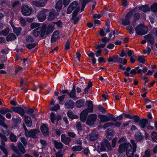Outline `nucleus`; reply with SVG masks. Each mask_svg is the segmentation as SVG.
Instances as JSON below:
<instances>
[{
    "label": "nucleus",
    "instance_id": "f257e3e1",
    "mask_svg": "<svg viewBox=\"0 0 157 157\" xmlns=\"http://www.w3.org/2000/svg\"><path fill=\"white\" fill-rule=\"evenodd\" d=\"M131 142L132 146L130 144V146L128 147L126 150V155L128 157H133L134 156V152L136 151L137 147L136 145L133 140H131Z\"/></svg>",
    "mask_w": 157,
    "mask_h": 157
},
{
    "label": "nucleus",
    "instance_id": "f03ea898",
    "mask_svg": "<svg viewBox=\"0 0 157 157\" xmlns=\"http://www.w3.org/2000/svg\"><path fill=\"white\" fill-rule=\"evenodd\" d=\"M135 30L138 35H141L146 34L148 31L147 28L142 24L138 25L135 28Z\"/></svg>",
    "mask_w": 157,
    "mask_h": 157
},
{
    "label": "nucleus",
    "instance_id": "7ed1b4c3",
    "mask_svg": "<svg viewBox=\"0 0 157 157\" xmlns=\"http://www.w3.org/2000/svg\"><path fill=\"white\" fill-rule=\"evenodd\" d=\"M40 132L39 129H33L28 131L25 135L26 137H32L33 138H37L36 134H38Z\"/></svg>",
    "mask_w": 157,
    "mask_h": 157
},
{
    "label": "nucleus",
    "instance_id": "20e7f679",
    "mask_svg": "<svg viewBox=\"0 0 157 157\" xmlns=\"http://www.w3.org/2000/svg\"><path fill=\"white\" fill-rule=\"evenodd\" d=\"M97 118V115L95 114H90L88 115L86 121L87 124L89 125H93Z\"/></svg>",
    "mask_w": 157,
    "mask_h": 157
},
{
    "label": "nucleus",
    "instance_id": "39448f33",
    "mask_svg": "<svg viewBox=\"0 0 157 157\" xmlns=\"http://www.w3.org/2000/svg\"><path fill=\"white\" fill-rule=\"evenodd\" d=\"M101 147L100 149L102 151L106 150L105 147L108 148V150H112V149L110 143L106 139H104L102 142H101Z\"/></svg>",
    "mask_w": 157,
    "mask_h": 157
},
{
    "label": "nucleus",
    "instance_id": "423d86ee",
    "mask_svg": "<svg viewBox=\"0 0 157 157\" xmlns=\"http://www.w3.org/2000/svg\"><path fill=\"white\" fill-rule=\"evenodd\" d=\"M135 8L129 12L126 15L125 19L122 22V24L124 25H129L130 24V20L133 15V12L134 11Z\"/></svg>",
    "mask_w": 157,
    "mask_h": 157
},
{
    "label": "nucleus",
    "instance_id": "0eeeda50",
    "mask_svg": "<svg viewBox=\"0 0 157 157\" xmlns=\"http://www.w3.org/2000/svg\"><path fill=\"white\" fill-rule=\"evenodd\" d=\"M21 12L24 16H29L31 14L32 10L27 6L23 5L21 7Z\"/></svg>",
    "mask_w": 157,
    "mask_h": 157
},
{
    "label": "nucleus",
    "instance_id": "6e6552de",
    "mask_svg": "<svg viewBox=\"0 0 157 157\" xmlns=\"http://www.w3.org/2000/svg\"><path fill=\"white\" fill-rule=\"evenodd\" d=\"M130 146V144L129 142H125L120 144L118 149V152L120 153H122L126 150L127 147Z\"/></svg>",
    "mask_w": 157,
    "mask_h": 157
},
{
    "label": "nucleus",
    "instance_id": "1a4fd4ad",
    "mask_svg": "<svg viewBox=\"0 0 157 157\" xmlns=\"http://www.w3.org/2000/svg\"><path fill=\"white\" fill-rule=\"evenodd\" d=\"M40 130L44 136H48L49 134V128L48 126L45 124H43L40 127Z\"/></svg>",
    "mask_w": 157,
    "mask_h": 157
},
{
    "label": "nucleus",
    "instance_id": "9d476101",
    "mask_svg": "<svg viewBox=\"0 0 157 157\" xmlns=\"http://www.w3.org/2000/svg\"><path fill=\"white\" fill-rule=\"evenodd\" d=\"M47 11L48 10L45 9L40 11L37 16V18L40 21L43 22L45 20L46 18V13Z\"/></svg>",
    "mask_w": 157,
    "mask_h": 157
},
{
    "label": "nucleus",
    "instance_id": "9b49d317",
    "mask_svg": "<svg viewBox=\"0 0 157 157\" xmlns=\"http://www.w3.org/2000/svg\"><path fill=\"white\" fill-rule=\"evenodd\" d=\"M12 110L14 112L19 114L21 116H24L25 111L23 109L19 106L13 107Z\"/></svg>",
    "mask_w": 157,
    "mask_h": 157
},
{
    "label": "nucleus",
    "instance_id": "f8f14e48",
    "mask_svg": "<svg viewBox=\"0 0 157 157\" xmlns=\"http://www.w3.org/2000/svg\"><path fill=\"white\" fill-rule=\"evenodd\" d=\"M10 148L17 153V154H13L12 155V157H24L22 155L19 153V151L16 146L12 144L10 146Z\"/></svg>",
    "mask_w": 157,
    "mask_h": 157
},
{
    "label": "nucleus",
    "instance_id": "ddd939ff",
    "mask_svg": "<svg viewBox=\"0 0 157 157\" xmlns=\"http://www.w3.org/2000/svg\"><path fill=\"white\" fill-rule=\"evenodd\" d=\"M99 137L98 132L95 131H92L89 135V138L90 141H95L98 139Z\"/></svg>",
    "mask_w": 157,
    "mask_h": 157
},
{
    "label": "nucleus",
    "instance_id": "4468645a",
    "mask_svg": "<svg viewBox=\"0 0 157 157\" xmlns=\"http://www.w3.org/2000/svg\"><path fill=\"white\" fill-rule=\"evenodd\" d=\"M80 8L78 7L76 8L75 10L73 13L71 19L74 20V24H76L78 20H79V18L78 17H76L79 11Z\"/></svg>",
    "mask_w": 157,
    "mask_h": 157
},
{
    "label": "nucleus",
    "instance_id": "2eb2a0df",
    "mask_svg": "<svg viewBox=\"0 0 157 157\" xmlns=\"http://www.w3.org/2000/svg\"><path fill=\"white\" fill-rule=\"evenodd\" d=\"M78 5V2L76 1H74L71 3L67 8V14H70L74 9Z\"/></svg>",
    "mask_w": 157,
    "mask_h": 157
},
{
    "label": "nucleus",
    "instance_id": "dca6fc26",
    "mask_svg": "<svg viewBox=\"0 0 157 157\" xmlns=\"http://www.w3.org/2000/svg\"><path fill=\"white\" fill-rule=\"evenodd\" d=\"M61 140L65 145H68L71 141V139L69 137L67 136L65 134H63L61 136Z\"/></svg>",
    "mask_w": 157,
    "mask_h": 157
},
{
    "label": "nucleus",
    "instance_id": "f3484780",
    "mask_svg": "<svg viewBox=\"0 0 157 157\" xmlns=\"http://www.w3.org/2000/svg\"><path fill=\"white\" fill-rule=\"evenodd\" d=\"M144 38L147 42H149L151 44L153 45L154 44L155 40L152 34L150 33L144 36Z\"/></svg>",
    "mask_w": 157,
    "mask_h": 157
},
{
    "label": "nucleus",
    "instance_id": "a211bd4d",
    "mask_svg": "<svg viewBox=\"0 0 157 157\" xmlns=\"http://www.w3.org/2000/svg\"><path fill=\"white\" fill-rule=\"evenodd\" d=\"M74 102L71 99L67 100L65 103L66 108L67 109H72L74 106Z\"/></svg>",
    "mask_w": 157,
    "mask_h": 157
},
{
    "label": "nucleus",
    "instance_id": "6ab92c4d",
    "mask_svg": "<svg viewBox=\"0 0 157 157\" xmlns=\"http://www.w3.org/2000/svg\"><path fill=\"white\" fill-rule=\"evenodd\" d=\"M88 113L86 109L84 110L81 113L80 115V119L82 122H84L86 121Z\"/></svg>",
    "mask_w": 157,
    "mask_h": 157
},
{
    "label": "nucleus",
    "instance_id": "aec40b11",
    "mask_svg": "<svg viewBox=\"0 0 157 157\" xmlns=\"http://www.w3.org/2000/svg\"><path fill=\"white\" fill-rule=\"evenodd\" d=\"M32 3L34 5L38 7H43L45 5L44 2H42L41 0L33 1Z\"/></svg>",
    "mask_w": 157,
    "mask_h": 157
},
{
    "label": "nucleus",
    "instance_id": "412c9836",
    "mask_svg": "<svg viewBox=\"0 0 157 157\" xmlns=\"http://www.w3.org/2000/svg\"><path fill=\"white\" fill-rule=\"evenodd\" d=\"M148 123V120L144 118L140 120L138 123L139 125L143 128H144Z\"/></svg>",
    "mask_w": 157,
    "mask_h": 157
},
{
    "label": "nucleus",
    "instance_id": "4be33fe9",
    "mask_svg": "<svg viewBox=\"0 0 157 157\" xmlns=\"http://www.w3.org/2000/svg\"><path fill=\"white\" fill-rule=\"evenodd\" d=\"M135 138L136 141L139 142L144 139V136L140 132H137L136 133Z\"/></svg>",
    "mask_w": 157,
    "mask_h": 157
},
{
    "label": "nucleus",
    "instance_id": "5701e85b",
    "mask_svg": "<svg viewBox=\"0 0 157 157\" xmlns=\"http://www.w3.org/2000/svg\"><path fill=\"white\" fill-rule=\"evenodd\" d=\"M24 120L26 125L28 127H31L32 125V121L31 118L28 116H24Z\"/></svg>",
    "mask_w": 157,
    "mask_h": 157
},
{
    "label": "nucleus",
    "instance_id": "b1692460",
    "mask_svg": "<svg viewBox=\"0 0 157 157\" xmlns=\"http://www.w3.org/2000/svg\"><path fill=\"white\" fill-rule=\"evenodd\" d=\"M17 148L19 151H20L22 154H24L25 153V149L24 146L21 142L18 143Z\"/></svg>",
    "mask_w": 157,
    "mask_h": 157
},
{
    "label": "nucleus",
    "instance_id": "393cba45",
    "mask_svg": "<svg viewBox=\"0 0 157 157\" xmlns=\"http://www.w3.org/2000/svg\"><path fill=\"white\" fill-rule=\"evenodd\" d=\"M88 103L87 108L86 109L87 110L88 113H92L93 111V106L92 102L91 101H86Z\"/></svg>",
    "mask_w": 157,
    "mask_h": 157
},
{
    "label": "nucleus",
    "instance_id": "a878e982",
    "mask_svg": "<svg viewBox=\"0 0 157 157\" xmlns=\"http://www.w3.org/2000/svg\"><path fill=\"white\" fill-rule=\"evenodd\" d=\"M114 133V131L111 129L108 128L107 130V137L108 139H110L113 136Z\"/></svg>",
    "mask_w": 157,
    "mask_h": 157
},
{
    "label": "nucleus",
    "instance_id": "bb28decb",
    "mask_svg": "<svg viewBox=\"0 0 157 157\" xmlns=\"http://www.w3.org/2000/svg\"><path fill=\"white\" fill-rule=\"evenodd\" d=\"M53 143L55 147L57 149H61L63 148V145L61 142H59L55 140L53 141Z\"/></svg>",
    "mask_w": 157,
    "mask_h": 157
},
{
    "label": "nucleus",
    "instance_id": "cd10ccee",
    "mask_svg": "<svg viewBox=\"0 0 157 157\" xmlns=\"http://www.w3.org/2000/svg\"><path fill=\"white\" fill-rule=\"evenodd\" d=\"M16 38V36L13 33H10L6 37L7 41H12Z\"/></svg>",
    "mask_w": 157,
    "mask_h": 157
},
{
    "label": "nucleus",
    "instance_id": "c85d7f7f",
    "mask_svg": "<svg viewBox=\"0 0 157 157\" xmlns=\"http://www.w3.org/2000/svg\"><path fill=\"white\" fill-rule=\"evenodd\" d=\"M98 117L102 122H105L110 121L109 118L106 115H100L98 116Z\"/></svg>",
    "mask_w": 157,
    "mask_h": 157
},
{
    "label": "nucleus",
    "instance_id": "c756f323",
    "mask_svg": "<svg viewBox=\"0 0 157 157\" xmlns=\"http://www.w3.org/2000/svg\"><path fill=\"white\" fill-rule=\"evenodd\" d=\"M139 10L144 12L149 11L150 10L149 7L147 5H143L138 7Z\"/></svg>",
    "mask_w": 157,
    "mask_h": 157
},
{
    "label": "nucleus",
    "instance_id": "7c9ffc66",
    "mask_svg": "<svg viewBox=\"0 0 157 157\" xmlns=\"http://www.w3.org/2000/svg\"><path fill=\"white\" fill-rule=\"evenodd\" d=\"M63 2L62 0H59L58 1L56 4L55 8L57 9V11H59L61 9L62 6Z\"/></svg>",
    "mask_w": 157,
    "mask_h": 157
},
{
    "label": "nucleus",
    "instance_id": "2f4dec72",
    "mask_svg": "<svg viewBox=\"0 0 157 157\" xmlns=\"http://www.w3.org/2000/svg\"><path fill=\"white\" fill-rule=\"evenodd\" d=\"M67 115L69 118L72 119H77L78 118V117L75 115L72 111L71 110H69L68 111Z\"/></svg>",
    "mask_w": 157,
    "mask_h": 157
},
{
    "label": "nucleus",
    "instance_id": "473e14b6",
    "mask_svg": "<svg viewBox=\"0 0 157 157\" xmlns=\"http://www.w3.org/2000/svg\"><path fill=\"white\" fill-rule=\"evenodd\" d=\"M46 25H43L42 26L41 28H40V36L42 37H44L45 33L46 34Z\"/></svg>",
    "mask_w": 157,
    "mask_h": 157
},
{
    "label": "nucleus",
    "instance_id": "72a5a7b5",
    "mask_svg": "<svg viewBox=\"0 0 157 157\" xmlns=\"http://www.w3.org/2000/svg\"><path fill=\"white\" fill-rule=\"evenodd\" d=\"M84 104V101L83 100H79L76 102V105L77 107L81 108Z\"/></svg>",
    "mask_w": 157,
    "mask_h": 157
},
{
    "label": "nucleus",
    "instance_id": "f704fd0d",
    "mask_svg": "<svg viewBox=\"0 0 157 157\" xmlns=\"http://www.w3.org/2000/svg\"><path fill=\"white\" fill-rule=\"evenodd\" d=\"M54 29L53 26L51 25H48L46 31V35H47L49 33H52Z\"/></svg>",
    "mask_w": 157,
    "mask_h": 157
},
{
    "label": "nucleus",
    "instance_id": "c9c22d12",
    "mask_svg": "<svg viewBox=\"0 0 157 157\" xmlns=\"http://www.w3.org/2000/svg\"><path fill=\"white\" fill-rule=\"evenodd\" d=\"M151 137L153 140L157 142V132L155 131L152 132Z\"/></svg>",
    "mask_w": 157,
    "mask_h": 157
},
{
    "label": "nucleus",
    "instance_id": "e433bc0d",
    "mask_svg": "<svg viewBox=\"0 0 157 157\" xmlns=\"http://www.w3.org/2000/svg\"><path fill=\"white\" fill-rule=\"evenodd\" d=\"M9 139L12 142H15L17 141L16 136L12 133H11L10 134Z\"/></svg>",
    "mask_w": 157,
    "mask_h": 157
},
{
    "label": "nucleus",
    "instance_id": "4c0bfd02",
    "mask_svg": "<svg viewBox=\"0 0 157 157\" xmlns=\"http://www.w3.org/2000/svg\"><path fill=\"white\" fill-rule=\"evenodd\" d=\"M140 15L139 13L136 12L133 15V22H135L136 21H138L140 18Z\"/></svg>",
    "mask_w": 157,
    "mask_h": 157
},
{
    "label": "nucleus",
    "instance_id": "58836bf2",
    "mask_svg": "<svg viewBox=\"0 0 157 157\" xmlns=\"http://www.w3.org/2000/svg\"><path fill=\"white\" fill-rule=\"evenodd\" d=\"M113 58L114 59V62H118L119 63H121L122 62V59L118 57L117 55H114L113 56Z\"/></svg>",
    "mask_w": 157,
    "mask_h": 157
},
{
    "label": "nucleus",
    "instance_id": "ea45409f",
    "mask_svg": "<svg viewBox=\"0 0 157 157\" xmlns=\"http://www.w3.org/2000/svg\"><path fill=\"white\" fill-rule=\"evenodd\" d=\"M40 28H38L35 29L33 31V35L35 37L38 36L40 34Z\"/></svg>",
    "mask_w": 157,
    "mask_h": 157
},
{
    "label": "nucleus",
    "instance_id": "a19ab883",
    "mask_svg": "<svg viewBox=\"0 0 157 157\" xmlns=\"http://www.w3.org/2000/svg\"><path fill=\"white\" fill-rule=\"evenodd\" d=\"M76 127L78 131H82V127L81 122H76Z\"/></svg>",
    "mask_w": 157,
    "mask_h": 157
},
{
    "label": "nucleus",
    "instance_id": "79ce46f5",
    "mask_svg": "<svg viewBox=\"0 0 157 157\" xmlns=\"http://www.w3.org/2000/svg\"><path fill=\"white\" fill-rule=\"evenodd\" d=\"M13 30L14 32L16 34L17 36L20 34L21 32V28L20 27L13 28Z\"/></svg>",
    "mask_w": 157,
    "mask_h": 157
},
{
    "label": "nucleus",
    "instance_id": "37998d69",
    "mask_svg": "<svg viewBox=\"0 0 157 157\" xmlns=\"http://www.w3.org/2000/svg\"><path fill=\"white\" fill-rule=\"evenodd\" d=\"M9 28H7L3 30L0 32V35H2L6 36L9 33Z\"/></svg>",
    "mask_w": 157,
    "mask_h": 157
},
{
    "label": "nucleus",
    "instance_id": "c03bdc74",
    "mask_svg": "<svg viewBox=\"0 0 157 157\" xmlns=\"http://www.w3.org/2000/svg\"><path fill=\"white\" fill-rule=\"evenodd\" d=\"M60 106L58 105L57 104L55 105L53 107H50V106H49V109L52 111H56L58 109H59Z\"/></svg>",
    "mask_w": 157,
    "mask_h": 157
},
{
    "label": "nucleus",
    "instance_id": "a18cd8bd",
    "mask_svg": "<svg viewBox=\"0 0 157 157\" xmlns=\"http://www.w3.org/2000/svg\"><path fill=\"white\" fill-rule=\"evenodd\" d=\"M82 149L81 147L80 146H75V147H72L71 148L72 150L73 151H79Z\"/></svg>",
    "mask_w": 157,
    "mask_h": 157
},
{
    "label": "nucleus",
    "instance_id": "49530a36",
    "mask_svg": "<svg viewBox=\"0 0 157 157\" xmlns=\"http://www.w3.org/2000/svg\"><path fill=\"white\" fill-rule=\"evenodd\" d=\"M37 44L36 43H32L27 44L26 45V47L29 49L30 50L34 48Z\"/></svg>",
    "mask_w": 157,
    "mask_h": 157
},
{
    "label": "nucleus",
    "instance_id": "de8ad7c7",
    "mask_svg": "<svg viewBox=\"0 0 157 157\" xmlns=\"http://www.w3.org/2000/svg\"><path fill=\"white\" fill-rule=\"evenodd\" d=\"M151 10L153 12L157 11V3H155L151 7Z\"/></svg>",
    "mask_w": 157,
    "mask_h": 157
},
{
    "label": "nucleus",
    "instance_id": "09e8293b",
    "mask_svg": "<svg viewBox=\"0 0 157 157\" xmlns=\"http://www.w3.org/2000/svg\"><path fill=\"white\" fill-rule=\"evenodd\" d=\"M40 26V24L36 23H32L30 27L32 29H34L36 28H39V26Z\"/></svg>",
    "mask_w": 157,
    "mask_h": 157
},
{
    "label": "nucleus",
    "instance_id": "8fccbe9b",
    "mask_svg": "<svg viewBox=\"0 0 157 157\" xmlns=\"http://www.w3.org/2000/svg\"><path fill=\"white\" fill-rule=\"evenodd\" d=\"M68 95L69 96L70 98H75L76 97L75 91H73L71 90L70 93H69Z\"/></svg>",
    "mask_w": 157,
    "mask_h": 157
},
{
    "label": "nucleus",
    "instance_id": "3c124183",
    "mask_svg": "<svg viewBox=\"0 0 157 157\" xmlns=\"http://www.w3.org/2000/svg\"><path fill=\"white\" fill-rule=\"evenodd\" d=\"M135 123H138L140 119V117L137 115H135L132 117Z\"/></svg>",
    "mask_w": 157,
    "mask_h": 157
},
{
    "label": "nucleus",
    "instance_id": "603ef678",
    "mask_svg": "<svg viewBox=\"0 0 157 157\" xmlns=\"http://www.w3.org/2000/svg\"><path fill=\"white\" fill-rule=\"evenodd\" d=\"M55 18V15L54 13L52 12H50L49 13V17H48V19L49 20H52L54 19Z\"/></svg>",
    "mask_w": 157,
    "mask_h": 157
},
{
    "label": "nucleus",
    "instance_id": "864d4df0",
    "mask_svg": "<svg viewBox=\"0 0 157 157\" xmlns=\"http://www.w3.org/2000/svg\"><path fill=\"white\" fill-rule=\"evenodd\" d=\"M150 150L148 149L145 151V154L143 157H150Z\"/></svg>",
    "mask_w": 157,
    "mask_h": 157
},
{
    "label": "nucleus",
    "instance_id": "5fc2aeb1",
    "mask_svg": "<svg viewBox=\"0 0 157 157\" xmlns=\"http://www.w3.org/2000/svg\"><path fill=\"white\" fill-rule=\"evenodd\" d=\"M26 40L27 42L30 43L33 42L34 41L33 37L31 36H27L26 38Z\"/></svg>",
    "mask_w": 157,
    "mask_h": 157
},
{
    "label": "nucleus",
    "instance_id": "6e6d98bb",
    "mask_svg": "<svg viewBox=\"0 0 157 157\" xmlns=\"http://www.w3.org/2000/svg\"><path fill=\"white\" fill-rule=\"evenodd\" d=\"M137 60L140 63H144L145 62V59L143 56H139L137 58Z\"/></svg>",
    "mask_w": 157,
    "mask_h": 157
},
{
    "label": "nucleus",
    "instance_id": "4d7b16f0",
    "mask_svg": "<svg viewBox=\"0 0 157 157\" xmlns=\"http://www.w3.org/2000/svg\"><path fill=\"white\" fill-rule=\"evenodd\" d=\"M0 137L1 139V141H4L5 142L7 141L8 139L3 134L0 133Z\"/></svg>",
    "mask_w": 157,
    "mask_h": 157
},
{
    "label": "nucleus",
    "instance_id": "13d9d810",
    "mask_svg": "<svg viewBox=\"0 0 157 157\" xmlns=\"http://www.w3.org/2000/svg\"><path fill=\"white\" fill-rule=\"evenodd\" d=\"M0 149L2 150L3 152L6 155H8V152L7 149L1 145H0Z\"/></svg>",
    "mask_w": 157,
    "mask_h": 157
},
{
    "label": "nucleus",
    "instance_id": "bf43d9fd",
    "mask_svg": "<svg viewBox=\"0 0 157 157\" xmlns=\"http://www.w3.org/2000/svg\"><path fill=\"white\" fill-rule=\"evenodd\" d=\"M113 123L112 122H109L105 123L104 125L103 128L104 129H105L109 126H112L113 125Z\"/></svg>",
    "mask_w": 157,
    "mask_h": 157
},
{
    "label": "nucleus",
    "instance_id": "052dcab7",
    "mask_svg": "<svg viewBox=\"0 0 157 157\" xmlns=\"http://www.w3.org/2000/svg\"><path fill=\"white\" fill-rule=\"evenodd\" d=\"M127 29L129 31V33L131 34L133 33L134 32V30L132 26H127Z\"/></svg>",
    "mask_w": 157,
    "mask_h": 157
},
{
    "label": "nucleus",
    "instance_id": "680f3d73",
    "mask_svg": "<svg viewBox=\"0 0 157 157\" xmlns=\"http://www.w3.org/2000/svg\"><path fill=\"white\" fill-rule=\"evenodd\" d=\"M98 110L100 112L102 113L106 112V110L102 106L99 105L98 106Z\"/></svg>",
    "mask_w": 157,
    "mask_h": 157
},
{
    "label": "nucleus",
    "instance_id": "e2e57ef3",
    "mask_svg": "<svg viewBox=\"0 0 157 157\" xmlns=\"http://www.w3.org/2000/svg\"><path fill=\"white\" fill-rule=\"evenodd\" d=\"M21 141L25 146H26L27 144V141L25 137H21Z\"/></svg>",
    "mask_w": 157,
    "mask_h": 157
},
{
    "label": "nucleus",
    "instance_id": "0e129e2a",
    "mask_svg": "<svg viewBox=\"0 0 157 157\" xmlns=\"http://www.w3.org/2000/svg\"><path fill=\"white\" fill-rule=\"evenodd\" d=\"M70 46V42L69 40H68L67 42L65 45V49L66 51L69 49Z\"/></svg>",
    "mask_w": 157,
    "mask_h": 157
},
{
    "label": "nucleus",
    "instance_id": "69168bd1",
    "mask_svg": "<svg viewBox=\"0 0 157 157\" xmlns=\"http://www.w3.org/2000/svg\"><path fill=\"white\" fill-rule=\"evenodd\" d=\"M7 108H3L0 109V113L2 114H5L7 113Z\"/></svg>",
    "mask_w": 157,
    "mask_h": 157
},
{
    "label": "nucleus",
    "instance_id": "338daca9",
    "mask_svg": "<svg viewBox=\"0 0 157 157\" xmlns=\"http://www.w3.org/2000/svg\"><path fill=\"white\" fill-rule=\"evenodd\" d=\"M107 115L108 116V117L109 118L110 120H112L114 122H116L115 118L113 117V115L110 114H108Z\"/></svg>",
    "mask_w": 157,
    "mask_h": 157
},
{
    "label": "nucleus",
    "instance_id": "774afa93",
    "mask_svg": "<svg viewBox=\"0 0 157 157\" xmlns=\"http://www.w3.org/2000/svg\"><path fill=\"white\" fill-rule=\"evenodd\" d=\"M59 32L58 31H55L53 33L52 35L54 36L55 38H57V39L59 38Z\"/></svg>",
    "mask_w": 157,
    "mask_h": 157
}]
</instances>
